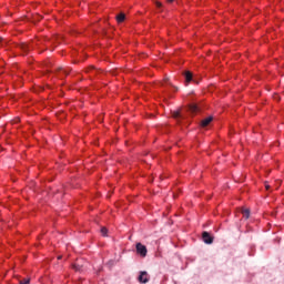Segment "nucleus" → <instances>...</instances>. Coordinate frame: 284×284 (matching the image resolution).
Returning <instances> with one entry per match:
<instances>
[{"mask_svg": "<svg viewBox=\"0 0 284 284\" xmlns=\"http://www.w3.org/2000/svg\"><path fill=\"white\" fill-rule=\"evenodd\" d=\"M172 116L175 119V121H178V123H181L187 119V114L181 110L173 111Z\"/></svg>", "mask_w": 284, "mask_h": 284, "instance_id": "nucleus-1", "label": "nucleus"}, {"mask_svg": "<svg viewBox=\"0 0 284 284\" xmlns=\"http://www.w3.org/2000/svg\"><path fill=\"white\" fill-rule=\"evenodd\" d=\"M135 250L138 254L142 256V258H145V256H148V247L143 245L141 242L136 243Z\"/></svg>", "mask_w": 284, "mask_h": 284, "instance_id": "nucleus-2", "label": "nucleus"}, {"mask_svg": "<svg viewBox=\"0 0 284 284\" xmlns=\"http://www.w3.org/2000/svg\"><path fill=\"white\" fill-rule=\"evenodd\" d=\"M203 242L206 243V245H212L214 243V237L210 235L207 231H204L202 233Z\"/></svg>", "mask_w": 284, "mask_h": 284, "instance_id": "nucleus-3", "label": "nucleus"}, {"mask_svg": "<svg viewBox=\"0 0 284 284\" xmlns=\"http://www.w3.org/2000/svg\"><path fill=\"white\" fill-rule=\"evenodd\" d=\"M138 280H139L141 283H149V281H150V275H148V272L142 271V272L140 273V276H139Z\"/></svg>", "mask_w": 284, "mask_h": 284, "instance_id": "nucleus-4", "label": "nucleus"}, {"mask_svg": "<svg viewBox=\"0 0 284 284\" xmlns=\"http://www.w3.org/2000/svg\"><path fill=\"white\" fill-rule=\"evenodd\" d=\"M199 105L196 104H190L186 112H190V114H196V112H199Z\"/></svg>", "mask_w": 284, "mask_h": 284, "instance_id": "nucleus-5", "label": "nucleus"}, {"mask_svg": "<svg viewBox=\"0 0 284 284\" xmlns=\"http://www.w3.org/2000/svg\"><path fill=\"white\" fill-rule=\"evenodd\" d=\"M213 119L214 118L209 116V118L202 120V122H201L202 128H207V125H210V123H212Z\"/></svg>", "mask_w": 284, "mask_h": 284, "instance_id": "nucleus-6", "label": "nucleus"}, {"mask_svg": "<svg viewBox=\"0 0 284 284\" xmlns=\"http://www.w3.org/2000/svg\"><path fill=\"white\" fill-rule=\"evenodd\" d=\"M183 74H184V78H185V83H190L193 79L192 72L184 71Z\"/></svg>", "mask_w": 284, "mask_h": 284, "instance_id": "nucleus-7", "label": "nucleus"}, {"mask_svg": "<svg viewBox=\"0 0 284 284\" xmlns=\"http://www.w3.org/2000/svg\"><path fill=\"white\" fill-rule=\"evenodd\" d=\"M118 23H123L125 21V13H119L116 17H115Z\"/></svg>", "mask_w": 284, "mask_h": 284, "instance_id": "nucleus-8", "label": "nucleus"}, {"mask_svg": "<svg viewBox=\"0 0 284 284\" xmlns=\"http://www.w3.org/2000/svg\"><path fill=\"white\" fill-rule=\"evenodd\" d=\"M242 214H243L244 219H250V209L243 210Z\"/></svg>", "mask_w": 284, "mask_h": 284, "instance_id": "nucleus-9", "label": "nucleus"}, {"mask_svg": "<svg viewBox=\"0 0 284 284\" xmlns=\"http://www.w3.org/2000/svg\"><path fill=\"white\" fill-rule=\"evenodd\" d=\"M20 48L21 50H23V52H28V50H30V47H28V44H21Z\"/></svg>", "mask_w": 284, "mask_h": 284, "instance_id": "nucleus-10", "label": "nucleus"}, {"mask_svg": "<svg viewBox=\"0 0 284 284\" xmlns=\"http://www.w3.org/2000/svg\"><path fill=\"white\" fill-rule=\"evenodd\" d=\"M101 234H102V236H108V229L106 227H102L101 229Z\"/></svg>", "mask_w": 284, "mask_h": 284, "instance_id": "nucleus-11", "label": "nucleus"}, {"mask_svg": "<svg viewBox=\"0 0 284 284\" xmlns=\"http://www.w3.org/2000/svg\"><path fill=\"white\" fill-rule=\"evenodd\" d=\"M57 72H63L64 74H68V69L58 68Z\"/></svg>", "mask_w": 284, "mask_h": 284, "instance_id": "nucleus-12", "label": "nucleus"}, {"mask_svg": "<svg viewBox=\"0 0 284 284\" xmlns=\"http://www.w3.org/2000/svg\"><path fill=\"white\" fill-rule=\"evenodd\" d=\"M73 270H75V272H81V266H79V264H74Z\"/></svg>", "mask_w": 284, "mask_h": 284, "instance_id": "nucleus-13", "label": "nucleus"}, {"mask_svg": "<svg viewBox=\"0 0 284 284\" xmlns=\"http://www.w3.org/2000/svg\"><path fill=\"white\" fill-rule=\"evenodd\" d=\"M156 8H163V4L161 2H155Z\"/></svg>", "mask_w": 284, "mask_h": 284, "instance_id": "nucleus-14", "label": "nucleus"}, {"mask_svg": "<svg viewBox=\"0 0 284 284\" xmlns=\"http://www.w3.org/2000/svg\"><path fill=\"white\" fill-rule=\"evenodd\" d=\"M166 1H168V3H173L174 0H166Z\"/></svg>", "mask_w": 284, "mask_h": 284, "instance_id": "nucleus-15", "label": "nucleus"}, {"mask_svg": "<svg viewBox=\"0 0 284 284\" xmlns=\"http://www.w3.org/2000/svg\"><path fill=\"white\" fill-rule=\"evenodd\" d=\"M265 187H266V190H270V185L268 184H266Z\"/></svg>", "mask_w": 284, "mask_h": 284, "instance_id": "nucleus-16", "label": "nucleus"}, {"mask_svg": "<svg viewBox=\"0 0 284 284\" xmlns=\"http://www.w3.org/2000/svg\"><path fill=\"white\" fill-rule=\"evenodd\" d=\"M1 41H3V38H0V43H1Z\"/></svg>", "mask_w": 284, "mask_h": 284, "instance_id": "nucleus-17", "label": "nucleus"}, {"mask_svg": "<svg viewBox=\"0 0 284 284\" xmlns=\"http://www.w3.org/2000/svg\"><path fill=\"white\" fill-rule=\"evenodd\" d=\"M175 90H179V88L174 87Z\"/></svg>", "mask_w": 284, "mask_h": 284, "instance_id": "nucleus-18", "label": "nucleus"}, {"mask_svg": "<svg viewBox=\"0 0 284 284\" xmlns=\"http://www.w3.org/2000/svg\"><path fill=\"white\" fill-rule=\"evenodd\" d=\"M164 82H168V79H166V80H164Z\"/></svg>", "mask_w": 284, "mask_h": 284, "instance_id": "nucleus-19", "label": "nucleus"}]
</instances>
